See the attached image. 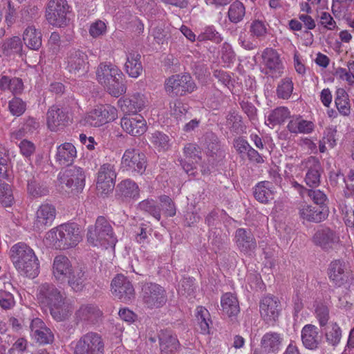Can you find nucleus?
<instances>
[{
	"label": "nucleus",
	"instance_id": "nucleus-1",
	"mask_svg": "<svg viewBox=\"0 0 354 354\" xmlns=\"http://www.w3.org/2000/svg\"><path fill=\"white\" fill-rule=\"evenodd\" d=\"M37 300L43 307L48 308L53 318L62 322L66 319L71 313L70 305L65 302L64 294L50 283L40 285L37 290Z\"/></svg>",
	"mask_w": 354,
	"mask_h": 354
},
{
	"label": "nucleus",
	"instance_id": "nucleus-2",
	"mask_svg": "<svg viewBox=\"0 0 354 354\" xmlns=\"http://www.w3.org/2000/svg\"><path fill=\"white\" fill-rule=\"evenodd\" d=\"M95 73L99 84L111 95L118 97L126 93L124 75L118 66L111 63L102 62L98 65Z\"/></svg>",
	"mask_w": 354,
	"mask_h": 354
},
{
	"label": "nucleus",
	"instance_id": "nucleus-3",
	"mask_svg": "<svg viewBox=\"0 0 354 354\" xmlns=\"http://www.w3.org/2000/svg\"><path fill=\"white\" fill-rule=\"evenodd\" d=\"M10 258L21 274L29 278H35L39 273V263L33 250L24 243L14 245L10 250Z\"/></svg>",
	"mask_w": 354,
	"mask_h": 354
},
{
	"label": "nucleus",
	"instance_id": "nucleus-4",
	"mask_svg": "<svg viewBox=\"0 0 354 354\" xmlns=\"http://www.w3.org/2000/svg\"><path fill=\"white\" fill-rule=\"evenodd\" d=\"M46 239L56 249L66 250L75 247L82 236L77 225L72 223L62 224L51 229L46 233Z\"/></svg>",
	"mask_w": 354,
	"mask_h": 354
},
{
	"label": "nucleus",
	"instance_id": "nucleus-5",
	"mask_svg": "<svg viewBox=\"0 0 354 354\" xmlns=\"http://www.w3.org/2000/svg\"><path fill=\"white\" fill-rule=\"evenodd\" d=\"M88 241L94 246L105 248L115 246L118 241L110 222L102 216H98L94 226H90L87 232Z\"/></svg>",
	"mask_w": 354,
	"mask_h": 354
},
{
	"label": "nucleus",
	"instance_id": "nucleus-6",
	"mask_svg": "<svg viewBox=\"0 0 354 354\" xmlns=\"http://www.w3.org/2000/svg\"><path fill=\"white\" fill-rule=\"evenodd\" d=\"M204 139L207 165L203 164L201 171L203 175H206L210 173L211 168H218L224 165L225 151L221 148L220 140L214 133H206Z\"/></svg>",
	"mask_w": 354,
	"mask_h": 354
},
{
	"label": "nucleus",
	"instance_id": "nucleus-7",
	"mask_svg": "<svg viewBox=\"0 0 354 354\" xmlns=\"http://www.w3.org/2000/svg\"><path fill=\"white\" fill-rule=\"evenodd\" d=\"M85 173L80 167H72L61 171L57 176L59 188L68 193L77 194L85 186Z\"/></svg>",
	"mask_w": 354,
	"mask_h": 354
},
{
	"label": "nucleus",
	"instance_id": "nucleus-8",
	"mask_svg": "<svg viewBox=\"0 0 354 354\" xmlns=\"http://www.w3.org/2000/svg\"><path fill=\"white\" fill-rule=\"evenodd\" d=\"M165 89L171 97L184 96L194 92L196 85L189 73H180L166 79Z\"/></svg>",
	"mask_w": 354,
	"mask_h": 354
},
{
	"label": "nucleus",
	"instance_id": "nucleus-9",
	"mask_svg": "<svg viewBox=\"0 0 354 354\" xmlns=\"http://www.w3.org/2000/svg\"><path fill=\"white\" fill-rule=\"evenodd\" d=\"M66 70L75 77L85 75L89 69L88 57L86 52L73 48L69 50L64 59Z\"/></svg>",
	"mask_w": 354,
	"mask_h": 354
},
{
	"label": "nucleus",
	"instance_id": "nucleus-10",
	"mask_svg": "<svg viewBox=\"0 0 354 354\" xmlns=\"http://www.w3.org/2000/svg\"><path fill=\"white\" fill-rule=\"evenodd\" d=\"M147 165L146 155L138 149L129 148L125 150L121 160V168L131 174L133 176L142 175Z\"/></svg>",
	"mask_w": 354,
	"mask_h": 354
},
{
	"label": "nucleus",
	"instance_id": "nucleus-11",
	"mask_svg": "<svg viewBox=\"0 0 354 354\" xmlns=\"http://www.w3.org/2000/svg\"><path fill=\"white\" fill-rule=\"evenodd\" d=\"M70 6L66 0H50L46 9V18L49 24L57 27L66 26L70 21Z\"/></svg>",
	"mask_w": 354,
	"mask_h": 354
},
{
	"label": "nucleus",
	"instance_id": "nucleus-12",
	"mask_svg": "<svg viewBox=\"0 0 354 354\" xmlns=\"http://www.w3.org/2000/svg\"><path fill=\"white\" fill-rule=\"evenodd\" d=\"M104 348L102 335L96 332H88L76 342L73 354H104Z\"/></svg>",
	"mask_w": 354,
	"mask_h": 354
},
{
	"label": "nucleus",
	"instance_id": "nucleus-13",
	"mask_svg": "<svg viewBox=\"0 0 354 354\" xmlns=\"http://www.w3.org/2000/svg\"><path fill=\"white\" fill-rule=\"evenodd\" d=\"M141 297L145 306L150 309L163 306L167 301L165 289L160 285L146 282L142 286Z\"/></svg>",
	"mask_w": 354,
	"mask_h": 354
},
{
	"label": "nucleus",
	"instance_id": "nucleus-14",
	"mask_svg": "<svg viewBox=\"0 0 354 354\" xmlns=\"http://www.w3.org/2000/svg\"><path fill=\"white\" fill-rule=\"evenodd\" d=\"M111 291L120 301L129 304L136 298V292L131 281L122 274H117L111 281Z\"/></svg>",
	"mask_w": 354,
	"mask_h": 354
},
{
	"label": "nucleus",
	"instance_id": "nucleus-15",
	"mask_svg": "<svg viewBox=\"0 0 354 354\" xmlns=\"http://www.w3.org/2000/svg\"><path fill=\"white\" fill-rule=\"evenodd\" d=\"M234 241L238 250L247 257H253L257 248L256 239L251 230L238 228Z\"/></svg>",
	"mask_w": 354,
	"mask_h": 354
},
{
	"label": "nucleus",
	"instance_id": "nucleus-16",
	"mask_svg": "<svg viewBox=\"0 0 354 354\" xmlns=\"http://www.w3.org/2000/svg\"><path fill=\"white\" fill-rule=\"evenodd\" d=\"M46 122L51 131H57L64 129L71 122L67 109L58 105L50 106L46 113Z\"/></svg>",
	"mask_w": 354,
	"mask_h": 354
},
{
	"label": "nucleus",
	"instance_id": "nucleus-17",
	"mask_svg": "<svg viewBox=\"0 0 354 354\" xmlns=\"http://www.w3.org/2000/svg\"><path fill=\"white\" fill-rule=\"evenodd\" d=\"M116 178L114 165L104 163L100 166L97 176L96 186L97 190L102 194H108L113 191Z\"/></svg>",
	"mask_w": 354,
	"mask_h": 354
},
{
	"label": "nucleus",
	"instance_id": "nucleus-18",
	"mask_svg": "<svg viewBox=\"0 0 354 354\" xmlns=\"http://www.w3.org/2000/svg\"><path fill=\"white\" fill-rule=\"evenodd\" d=\"M117 115L116 109L109 106H101L92 110L85 117V122L93 127H100L115 120Z\"/></svg>",
	"mask_w": 354,
	"mask_h": 354
},
{
	"label": "nucleus",
	"instance_id": "nucleus-19",
	"mask_svg": "<svg viewBox=\"0 0 354 354\" xmlns=\"http://www.w3.org/2000/svg\"><path fill=\"white\" fill-rule=\"evenodd\" d=\"M301 218L310 223H319L327 219L329 209L327 206H313L306 203L301 204L299 207Z\"/></svg>",
	"mask_w": 354,
	"mask_h": 354
},
{
	"label": "nucleus",
	"instance_id": "nucleus-20",
	"mask_svg": "<svg viewBox=\"0 0 354 354\" xmlns=\"http://www.w3.org/2000/svg\"><path fill=\"white\" fill-rule=\"evenodd\" d=\"M259 308L262 319L267 324L273 323L278 319L281 311L280 301L275 297L266 296L261 300Z\"/></svg>",
	"mask_w": 354,
	"mask_h": 354
},
{
	"label": "nucleus",
	"instance_id": "nucleus-21",
	"mask_svg": "<svg viewBox=\"0 0 354 354\" xmlns=\"http://www.w3.org/2000/svg\"><path fill=\"white\" fill-rule=\"evenodd\" d=\"M56 215L55 207L48 203L41 204L37 212L33 223V228L37 232L44 230L47 227L51 225Z\"/></svg>",
	"mask_w": 354,
	"mask_h": 354
},
{
	"label": "nucleus",
	"instance_id": "nucleus-22",
	"mask_svg": "<svg viewBox=\"0 0 354 354\" xmlns=\"http://www.w3.org/2000/svg\"><path fill=\"white\" fill-rule=\"evenodd\" d=\"M313 243L325 251L333 249V245L339 241L338 234L328 227L318 229L313 236Z\"/></svg>",
	"mask_w": 354,
	"mask_h": 354
},
{
	"label": "nucleus",
	"instance_id": "nucleus-23",
	"mask_svg": "<svg viewBox=\"0 0 354 354\" xmlns=\"http://www.w3.org/2000/svg\"><path fill=\"white\" fill-rule=\"evenodd\" d=\"M346 263L343 259L333 260L327 268V275L335 287H341L347 281Z\"/></svg>",
	"mask_w": 354,
	"mask_h": 354
},
{
	"label": "nucleus",
	"instance_id": "nucleus-24",
	"mask_svg": "<svg viewBox=\"0 0 354 354\" xmlns=\"http://www.w3.org/2000/svg\"><path fill=\"white\" fill-rule=\"evenodd\" d=\"M121 127L127 133L133 136H139L147 131V122L144 117L136 114L130 117H123L121 119Z\"/></svg>",
	"mask_w": 354,
	"mask_h": 354
},
{
	"label": "nucleus",
	"instance_id": "nucleus-25",
	"mask_svg": "<svg viewBox=\"0 0 354 354\" xmlns=\"http://www.w3.org/2000/svg\"><path fill=\"white\" fill-rule=\"evenodd\" d=\"M75 315L78 321L86 324L95 325L100 320L102 312L97 305L87 304L81 305Z\"/></svg>",
	"mask_w": 354,
	"mask_h": 354
},
{
	"label": "nucleus",
	"instance_id": "nucleus-26",
	"mask_svg": "<svg viewBox=\"0 0 354 354\" xmlns=\"http://www.w3.org/2000/svg\"><path fill=\"white\" fill-rule=\"evenodd\" d=\"M74 268L68 258L64 255H57L55 257L53 264V275L55 279L60 283L66 282Z\"/></svg>",
	"mask_w": 354,
	"mask_h": 354
},
{
	"label": "nucleus",
	"instance_id": "nucleus-27",
	"mask_svg": "<svg viewBox=\"0 0 354 354\" xmlns=\"http://www.w3.org/2000/svg\"><path fill=\"white\" fill-rule=\"evenodd\" d=\"M44 173H39L37 176L30 175L28 179H26L24 174H20L21 180L23 178L27 182V192L32 198H39L46 196L49 193L48 187L43 183L41 179H44Z\"/></svg>",
	"mask_w": 354,
	"mask_h": 354
},
{
	"label": "nucleus",
	"instance_id": "nucleus-28",
	"mask_svg": "<svg viewBox=\"0 0 354 354\" xmlns=\"http://www.w3.org/2000/svg\"><path fill=\"white\" fill-rule=\"evenodd\" d=\"M262 59L272 76L278 77L283 73V64L277 50L271 48H266L262 53Z\"/></svg>",
	"mask_w": 354,
	"mask_h": 354
},
{
	"label": "nucleus",
	"instance_id": "nucleus-29",
	"mask_svg": "<svg viewBox=\"0 0 354 354\" xmlns=\"http://www.w3.org/2000/svg\"><path fill=\"white\" fill-rule=\"evenodd\" d=\"M146 98L144 95L136 93L127 98H121L118 100V105L124 113L136 115L141 111L146 106Z\"/></svg>",
	"mask_w": 354,
	"mask_h": 354
},
{
	"label": "nucleus",
	"instance_id": "nucleus-30",
	"mask_svg": "<svg viewBox=\"0 0 354 354\" xmlns=\"http://www.w3.org/2000/svg\"><path fill=\"white\" fill-rule=\"evenodd\" d=\"M283 335L277 332L265 333L261 339V347L266 354H277L283 344Z\"/></svg>",
	"mask_w": 354,
	"mask_h": 354
},
{
	"label": "nucleus",
	"instance_id": "nucleus-31",
	"mask_svg": "<svg viewBox=\"0 0 354 354\" xmlns=\"http://www.w3.org/2000/svg\"><path fill=\"white\" fill-rule=\"evenodd\" d=\"M306 166L308 168L304 178L306 184L312 188L318 187L320 185L322 169L320 162L317 158L310 156L306 161Z\"/></svg>",
	"mask_w": 354,
	"mask_h": 354
},
{
	"label": "nucleus",
	"instance_id": "nucleus-32",
	"mask_svg": "<svg viewBox=\"0 0 354 354\" xmlns=\"http://www.w3.org/2000/svg\"><path fill=\"white\" fill-rule=\"evenodd\" d=\"M301 337L303 345L310 350L317 348L322 341L318 328L313 324H306L302 328Z\"/></svg>",
	"mask_w": 354,
	"mask_h": 354
},
{
	"label": "nucleus",
	"instance_id": "nucleus-33",
	"mask_svg": "<svg viewBox=\"0 0 354 354\" xmlns=\"http://www.w3.org/2000/svg\"><path fill=\"white\" fill-rule=\"evenodd\" d=\"M77 156L75 147L70 142H64L57 148L55 160L60 165H71Z\"/></svg>",
	"mask_w": 354,
	"mask_h": 354
},
{
	"label": "nucleus",
	"instance_id": "nucleus-34",
	"mask_svg": "<svg viewBox=\"0 0 354 354\" xmlns=\"http://www.w3.org/2000/svg\"><path fill=\"white\" fill-rule=\"evenodd\" d=\"M160 348L162 354H172L180 347L177 337L171 330H162L158 334Z\"/></svg>",
	"mask_w": 354,
	"mask_h": 354
},
{
	"label": "nucleus",
	"instance_id": "nucleus-35",
	"mask_svg": "<svg viewBox=\"0 0 354 354\" xmlns=\"http://www.w3.org/2000/svg\"><path fill=\"white\" fill-rule=\"evenodd\" d=\"M140 58V54L136 51L131 50L127 53L124 69L129 77L137 78L141 75L143 68Z\"/></svg>",
	"mask_w": 354,
	"mask_h": 354
},
{
	"label": "nucleus",
	"instance_id": "nucleus-36",
	"mask_svg": "<svg viewBox=\"0 0 354 354\" xmlns=\"http://www.w3.org/2000/svg\"><path fill=\"white\" fill-rule=\"evenodd\" d=\"M24 89V82L21 78L3 75L0 76V90L1 91H9L16 96L21 95Z\"/></svg>",
	"mask_w": 354,
	"mask_h": 354
},
{
	"label": "nucleus",
	"instance_id": "nucleus-37",
	"mask_svg": "<svg viewBox=\"0 0 354 354\" xmlns=\"http://www.w3.org/2000/svg\"><path fill=\"white\" fill-rule=\"evenodd\" d=\"M88 280V274L84 268L74 267L66 282L68 286L75 292H80L86 286Z\"/></svg>",
	"mask_w": 354,
	"mask_h": 354
},
{
	"label": "nucleus",
	"instance_id": "nucleus-38",
	"mask_svg": "<svg viewBox=\"0 0 354 354\" xmlns=\"http://www.w3.org/2000/svg\"><path fill=\"white\" fill-rule=\"evenodd\" d=\"M221 305L223 313L232 320L236 318L240 312L239 303L237 297L231 292H226L221 297Z\"/></svg>",
	"mask_w": 354,
	"mask_h": 354
},
{
	"label": "nucleus",
	"instance_id": "nucleus-39",
	"mask_svg": "<svg viewBox=\"0 0 354 354\" xmlns=\"http://www.w3.org/2000/svg\"><path fill=\"white\" fill-rule=\"evenodd\" d=\"M23 41L27 48L38 50L42 45V35L33 26H28L23 33Z\"/></svg>",
	"mask_w": 354,
	"mask_h": 354
},
{
	"label": "nucleus",
	"instance_id": "nucleus-40",
	"mask_svg": "<svg viewBox=\"0 0 354 354\" xmlns=\"http://www.w3.org/2000/svg\"><path fill=\"white\" fill-rule=\"evenodd\" d=\"M274 190L270 181L258 183L253 188V195L257 201L261 203H268L274 198Z\"/></svg>",
	"mask_w": 354,
	"mask_h": 354
},
{
	"label": "nucleus",
	"instance_id": "nucleus-41",
	"mask_svg": "<svg viewBox=\"0 0 354 354\" xmlns=\"http://www.w3.org/2000/svg\"><path fill=\"white\" fill-rule=\"evenodd\" d=\"M3 53L6 56L18 55L23 57L25 53L23 50V42L20 37L13 36L6 39L2 44Z\"/></svg>",
	"mask_w": 354,
	"mask_h": 354
},
{
	"label": "nucleus",
	"instance_id": "nucleus-42",
	"mask_svg": "<svg viewBox=\"0 0 354 354\" xmlns=\"http://www.w3.org/2000/svg\"><path fill=\"white\" fill-rule=\"evenodd\" d=\"M117 192L122 198L137 199L139 197L138 185L131 179H125L117 185Z\"/></svg>",
	"mask_w": 354,
	"mask_h": 354
},
{
	"label": "nucleus",
	"instance_id": "nucleus-43",
	"mask_svg": "<svg viewBox=\"0 0 354 354\" xmlns=\"http://www.w3.org/2000/svg\"><path fill=\"white\" fill-rule=\"evenodd\" d=\"M149 140L153 147L158 152H165L168 151L171 146V139L169 136L162 131H156L152 133Z\"/></svg>",
	"mask_w": 354,
	"mask_h": 354
},
{
	"label": "nucleus",
	"instance_id": "nucleus-44",
	"mask_svg": "<svg viewBox=\"0 0 354 354\" xmlns=\"http://www.w3.org/2000/svg\"><path fill=\"white\" fill-rule=\"evenodd\" d=\"M335 106L340 114L348 116L351 113L349 97L345 89L339 88L335 92Z\"/></svg>",
	"mask_w": 354,
	"mask_h": 354
},
{
	"label": "nucleus",
	"instance_id": "nucleus-45",
	"mask_svg": "<svg viewBox=\"0 0 354 354\" xmlns=\"http://www.w3.org/2000/svg\"><path fill=\"white\" fill-rule=\"evenodd\" d=\"M245 16V7L242 2L236 0L230 5L227 18L231 23L239 24L243 20Z\"/></svg>",
	"mask_w": 354,
	"mask_h": 354
},
{
	"label": "nucleus",
	"instance_id": "nucleus-46",
	"mask_svg": "<svg viewBox=\"0 0 354 354\" xmlns=\"http://www.w3.org/2000/svg\"><path fill=\"white\" fill-rule=\"evenodd\" d=\"M226 126L232 132L241 133L245 127L242 121V117L236 111H230L226 115Z\"/></svg>",
	"mask_w": 354,
	"mask_h": 354
},
{
	"label": "nucleus",
	"instance_id": "nucleus-47",
	"mask_svg": "<svg viewBox=\"0 0 354 354\" xmlns=\"http://www.w3.org/2000/svg\"><path fill=\"white\" fill-rule=\"evenodd\" d=\"M138 208L145 212L148 213L157 221L161 218V208L157 203L153 199H145L140 202Z\"/></svg>",
	"mask_w": 354,
	"mask_h": 354
},
{
	"label": "nucleus",
	"instance_id": "nucleus-48",
	"mask_svg": "<svg viewBox=\"0 0 354 354\" xmlns=\"http://www.w3.org/2000/svg\"><path fill=\"white\" fill-rule=\"evenodd\" d=\"M196 317L201 333H209V324H212V320L208 310L203 306H198L196 308Z\"/></svg>",
	"mask_w": 354,
	"mask_h": 354
},
{
	"label": "nucleus",
	"instance_id": "nucleus-49",
	"mask_svg": "<svg viewBox=\"0 0 354 354\" xmlns=\"http://www.w3.org/2000/svg\"><path fill=\"white\" fill-rule=\"evenodd\" d=\"M290 118V112L287 107L280 106L276 108L268 116V121L272 126L281 124L288 118Z\"/></svg>",
	"mask_w": 354,
	"mask_h": 354
},
{
	"label": "nucleus",
	"instance_id": "nucleus-50",
	"mask_svg": "<svg viewBox=\"0 0 354 354\" xmlns=\"http://www.w3.org/2000/svg\"><path fill=\"white\" fill-rule=\"evenodd\" d=\"M15 203L11 186L0 180V203L3 207H11Z\"/></svg>",
	"mask_w": 354,
	"mask_h": 354
},
{
	"label": "nucleus",
	"instance_id": "nucleus-51",
	"mask_svg": "<svg viewBox=\"0 0 354 354\" xmlns=\"http://www.w3.org/2000/svg\"><path fill=\"white\" fill-rule=\"evenodd\" d=\"M250 35L253 37L262 40L268 34L267 24L265 21L259 19L252 21L249 27Z\"/></svg>",
	"mask_w": 354,
	"mask_h": 354
},
{
	"label": "nucleus",
	"instance_id": "nucleus-52",
	"mask_svg": "<svg viewBox=\"0 0 354 354\" xmlns=\"http://www.w3.org/2000/svg\"><path fill=\"white\" fill-rule=\"evenodd\" d=\"M293 91V82L291 78L285 77L282 79L277 88V96L279 99L288 100Z\"/></svg>",
	"mask_w": 354,
	"mask_h": 354
},
{
	"label": "nucleus",
	"instance_id": "nucleus-53",
	"mask_svg": "<svg viewBox=\"0 0 354 354\" xmlns=\"http://www.w3.org/2000/svg\"><path fill=\"white\" fill-rule=\"evenodd\" d=\"M198 41H212L214 43L219 44L222 41L223 37L216 30L214 26H206L197 37Z\"/></svg>",
	"mask_w": 354,
	"mask_h": 354
},
{
	"label": "nucleus",
	"instance_id": "nucleus-54",
	"mask_svg": "<svg viewBox=\"0 0 354 354\" xmlns=\"http://www.w3.org/2000/svg\"><path fill=\"white\" fill-rule=\"evenodd\" d=\"M8 110L14 115L19 117L26 110V104L21 98L15 97L8 102Z\"/></svg>",
	"mask_w": 354,
	"mask_h": 354
},
{
	"label": "nucleus",
	"instance_id": "nucleus-55",
	"mask_svg": "<svg viewBox=\"0 0 354 354\" xmlns=\"http://www.w3.org/2000/svg\"><path fill=\"white\" fill-rule=\"evenodd\" d=\"M161 204V209L166 216L172 217L176 215V208L172 199L167 195H161L159 197Z\"/></svg>",
	"mask_w": 354,
	"mask_h": 354
},
{
	"label": "nucleus",
	"instance_id": "nucleus-56",
	"mask_svg": "<svg viewBox=\"0 0 354 354\" xmlns=\"http://www.w3.org/2000/svg\"><path fill=\"white\" fill-rule=\"evenodd\" d=\"M342 338V330L337 323L332 325L331 330L326 333V342L332 346H337Z\"/></svg>",
	"mask_w": 354,
	"mask_h": 354
},
{
	"label": "nucleus",
	"instance_id": "nucleus-57",
	"mask_svg": "<svg viewBox=\"0 0 354 354\" xmlns=\"http://www.w3.org/2000/svg\"><path fill=\"white\" fill-rule=\"evenodd\" d=\"M184 153L187 158L194 160L195 163H198L201 160V151L196 144H187L184 147Z\"/></svg>",
	"mask_w": 354,
	"mask_h": 354
},
{
	"label": "nucleus",
	"instance_id": "nucleus-58",
	"mask_svg": "<svg viewBox=\"0 0 354 354\" xmlns=\"http://www.w3.org/2000/svg\"><path fill=\"white\" fill-rule=\"evenodd\" d=\"M194 278H183L179 288V292L185 296L192 295L196 289Z\"/></svg>",
	"mask_w": 354,
	"mask_h": 354
},
{
	"label": "nucleus",
	"instance_id": "nucleus-59",
	"mask_svg": "<svg viewBox=\"0 0 354 354\" xmlns=\"http://www.w3.org/2000/svg\"><path fill=\"white\" fill-rule=\"evenodd\" d=\"M308 196L319 206H326L325 202L327 200L326 195L319 189H307Z\"/></svg>",
	"mask_w": 354,
	"mask_h": 354
},
{
	"label": "nucleus",
	"instance_id": "nucleus-60",
	"mask_svg": "<svg viewBox=\"0 0 354 354\" xmlns=\"http://www.w3.org/2000/svg\"><path fill=\"white\" fill-rule=\"evenodd\" d=\"M316 317L317 318L319 325L324 326L327 324L329 319V309L324 304H319L315 309Z\"/></svg>",
	"mask_w": 354,
	"mask_h": 354
},
{
	"label": "nucleus",
	"instance_id": "nucleus-61",
	"mask_svg": "<svg viewBox=\"0 0 354 354\" xmlns=\"http://www.w3.org/2000/svg\"><path fill=\"white\" fill-rule=\"evenodd\" d=\"M33 337L37 342L41 344L51 343L54 339V335L50 329L48 327H46L44 330L36 333Z\"/></svg>",
	"mask_w": 354,
	"mask_h": 354
},
{
	"label": "nucleus",
	"instance_id": "nucleus-62",
	"mask_svg": "<svg viewBox=\"0 0 354 354\" xmlns=\"http://www.w3.org/2000/svg\"><path fill=\"white\" fill-rule=\"evenodd\" d=\"M221 59L225 63L230 64L235 60V53L233 50L232 46L224 42L221 46Z\"/></svg>",
	"mask_w": 354,
	"mask_h": 354
},
{
	"label": "nucleus",
	"instance_id": "nucleus-63",
	"mask_svg": "<svg viewBox=\"0 0 354 354\" xmlns=\"http://www.w3.org/2000/svg\"><path fill=\"white\" fill-rule=\"evenodd\" d=\"M21 153L26 158H29L35 151V145L31 141L26 139L21 140L19 145Z\"/></svg>",
	"mask_w": 354,
	"mask_h": 354
},
{
	"label": "nucleus",
	"instance_id": "nucleus-64",
	"mask_svg": "<svg viewBox=\"0 0 354 354\" xmlns=\"http://www.w3.org/2000/svg\"><path fill=\"white\" fill-rule=\"evenodd\" d=\"M106 26L104 22L98 20L93 23L89 28V33L93 37H97L105 33Z\"/></svg>",
	"mask_w": 354,
	"mask_h": 354
}]
</instances>
